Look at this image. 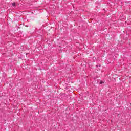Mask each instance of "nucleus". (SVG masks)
<instances>
[{"label":"nucleus","mask_w":131,"mask_h":131,"mask_svg":"<svg viewBox=\"0 0 131 131\" xmlns=\"http://www.w3.org/2000/svg\"><path fill=\"white\" fill-rule=\"evenodd\" d=\"M12 7H16V3L13 2V3H12Z\"/></svg>","instance_id":"1"},{"label":"nucleus","mask_w":131,"mask_h":131,"mask_svg":"<svg viewBox=\"0 0 131 131\" xmlns=\"http://www.w3.org/2000/svg\"><path fill=\"white\" fill-rule=\"evenodd\" d=\"M103 83H104V82H103V81H101V82H100V84H103Z\"/></svg>","instance_id":"2"}]
</instances>
